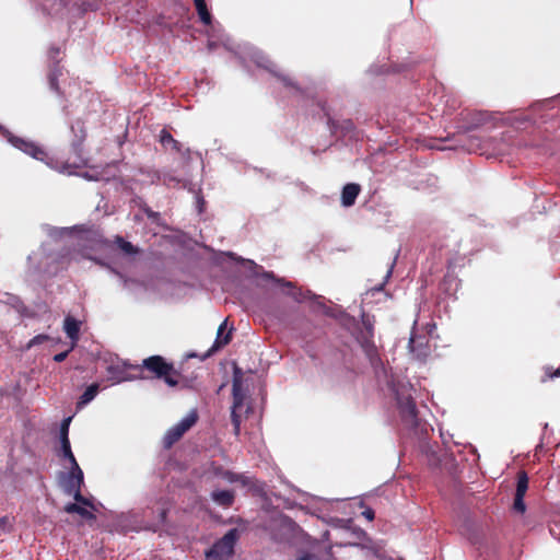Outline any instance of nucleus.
I'll return each mask as SVG.
<instances>
[{"mask_svg":"<svg viewBox=\"0 0 560 560\" xmlns=\"http://www.w3.org/2000/svg\"><path fill=\"white\" fill-rule=\"evenodd\" d=\"M132 369L139 372L141 378L163 380L171 387L178 385L179 373L175 370L173 363H168L162 355H151Z\"/></svg>","mask_w":560,"mask_h":560,"instance_id":"nucleus-1","label":"nucleus"},{"mask_svg":"<svg viewBox=\"0 0 560 560\" xmlns=\"http://www.w3.org/2000/svg\"><path fill=\"white\" fill-rule=\"evenodd\" d=\"M396 399L399 415L405 427L408 429H417L419 427L420 419L411 394L405 390H397Z\"/></svg>","mask_w":560,"mask_h":560,"instance_id":"nucleus-2","label":"nucleus"},{"mask_svg":"<svg viewBox=\"0 0 560 560\" xmlns=\"http://www.w3.org/2000/svg\"><path fill=\"white\" fill-rule=\"evenodd\" d=\"M240 538L237 528H231L222 538L215 541L212 547L206 551L208 560H223L234 553V546Z\"/></svg>","mask_w":560,"mask_h":560,"instance_id":"nucleus-3","label":"nucleus"},{"mask_svg":"<svg viewBox=\"0 0 560 560\" xmlns=\"http://www.w3.org/2000/svg\"><path fill=\"white\" fill-rule=\"evenodd\" d=\"M71 132L73 133V139L71 141V149L75 154V160L73 161L74 167H82L86 165V160L83 156V143L86 139L88 132L85 128V122L82 119H77L72 122Z\"/></svg>","mask_w":560,"mask_h":560,"instance_id":"nucleus-4","label":"nucleus"},{"mask_svg":"<svg viewBox=\"0 0 560 560\" xmlns=\"http://www.w3.org/2000/svg\"><path fill=\"white\" fill-rule=\"evenodd\" d=\"M197 420L198 415L196 411H192L184 419H182L177 424L167 430L163 438L164 447L167 450L171 448L197 422Z\"/></svg>","mask_w":560,"mask_h":560,"instance_id":"nucleus-5","label":"nucleus"},{"mask_svg":"<svg viewBox=\"0 0 560 560\" xmlns=\"http://www.w3.org/2000/svg\"><path fill=\"white\" fill-rule=\"evenodd\" d=\"M528 489V476L524 470L517 472V482H516V491L513 502V510L516 513L524 514L526 511V505L524 502V497Z\"/></svg>","mask_w":560,"mask_h":560,"instance_id":"nucleus-6","label":"nucleus"},{"mask_svg":"<svg viewBox=\"0 0 560 560\" xmlns=\"http://www.w3.org/2000/svg\"><path fill=\"white\" fill-rule=\"evenodd\" d=\"M460 120L463 128L470 131L487 124L490 120V115L481 110L463 112L460 114Z\"/></svg>","mask_w":560,"mask_h":560,"instance_id":"nucleus-7","label":"nucleus"},{"mask_svg":"<svg viewBox=\"0 0 560 560\" xmlns=\"http://www.w3.org/2000/svg\"><path fill=\"white\" fill-rule=\"evenodd\" d=\"M11 142L15 148L20 149L24 153L31 155L32 158L38 161H44L47 158V153L45 152V150L39 145L35 144L34 142H30L16 137L12 138Z\"/></svg>","mask_w":560,"mask_h":560,"instance_id":"nucleus-8","label":"nucleus"},{"mask_svg":"<svg viewBox=\"0 0 560 560\" xmlns=\"http://www.w3.org/2000/svg\"><path fill=\"white\" fill-rule=\"evenodd\" d=\"M408 348L419 360H424L430 354L429 339L425 336H410Z\"/></svg>","mask_w":560,"mask_h":560,"instance_id":"nucleus-9","label":"nucleus"},{"mask_svg":"<svg viewBox=\"0 0 560 560\" xmlns=\"http://www.w3.org/2000/svg\"><path fill=\"white\" fill-rule=\"evenodd\" d=\"M258 66L269 71L275 78H277L285 88L293 89L296 92H301L299 84L288 74H284L276 69V65L266 59L262 62H258Z\"/></svg>","mask_w":560,"mask_h":560,"instance_id":"nucleus-10","label":"nucleus"},{"mask_svg":"<svg viewBox=\"0 0 560 560\" xmlns=\"http://www.w3.org/2000/svg\"><path fill=\"white\" fill-rule=\"evenodd\" d=\"M359 343L369 359L372 366H376L381 363V358L378 354L377 347L374 343L373 337L370 336H360L358 338Z\"/></svg>","mask_w":560,"mask_h":560,"instance_id":"nucleus-11","label":"nucleus"},{"mask_svg":"<svg viewBox=\"0 0 560 560\" xmlns=\"http://www.w3.org/2000/svg\"><path fill=\"white\" fill-rule=\"evenodd\" d=\"M80 326L81 322L70 315L66 316L63 320V330L72 341L71 349L75 347L80 339Z\"/></svg>","mask_w":560,"mask_h":560,"instance_id":"nucleus-12","label":"nucleus"},{"mask_svg":"<svg viewBox=\"0 0 560 560\" xmlns=\"http://www.w3.org/2000/svg\"><path fill=\"white\" fill-rule=\"evenodd\" d=\"M360 191H361V187L359 184L349 183V184L345 185L342 188V192H341L342 206H345V207L353 206Z\"/></svg>","mask_w":560,"mask_h":560,"instance_id":"nucleus-13","label":"nucleus"},{"mask_svg":"<svg viewBox=\"0 0 560 560\" xmlns=\"http://www.w3.org/2000/svg\"><path fill=\"white\" fill-rule=\"evenodd\" d=\"M83 483V472L81 468L79 467L78 463L71 465V470L69 474V480L67 485V492L69 494L72 493V491H77V489L81 490V486Z\"/></svg>","mask_w":560,"mask_h":560,"instance_id":"nucleus-14","label":"nucleus"},{"mask_svg":"<svg viewBox=\"0 0 560 560\" xmlns=\"http://www.w3.org/2000/svg\"><path fill=\"white\" fill-rule=\"evenodd\" d=\"M211 499L222 508H231L235 501V492L233 490H214Z\"/></svg>","mask_w":560,"mask_h":560,"instance_id":"nucleus-15","label":"nucleus"},{"mask_svg":"<svg viewBox=\"0 0 560 560\" xmlns=\"http://www.w3.org/2000/svg\"><path fill=\"white\" fill-rule=\"evenodd\" d=\"M160 142L166 149L171 148L173 151L177 153L182 151V143L174 139L173 136L166 129L161 130Z\"/></svg>","mask_w":560,"mask_h":560,"instance_id":"nucleus-16","label":"nucleus"},{"mask_svg":"<svg viewBox=\"0 0 560 560\" xmlns=\"http://www.w3.org/2000/svg\"><path fill=\"white\" fill-rule=\"evenodd\" d=\"M232 396H233V406L232 409H238L243 406L245 395L242 390V383L237 377H234L232 384Z\"/></svg>","mask_w":560,"mask_h":560,"instance_id":"nucleus-17","label":"nucleus"},{"mask_svg":"<svg viewBox=\"0 0 560 560\" xmlns=\"http://www.w3.org/2000/svg\"><path fill=\"white\" fill-rule=\"evenodd\" d=\"M63 510L69 514H73V513L79 514L82 518L88 520V521L96 520V516L94 513H92L91 511L86 510L84 506H81L80 504H77V503H68Z\"/></svg>","mask_w":560,"mask_h":560,"instance_id":"nucleus-18","label":"nucleus"},{"mask_svg":"<svg viewBox=\"0 0 560 560\" xmlns=\"http://www.w3.org/2000/svg\"><path fill=\"white\" fill-rule=\"evenodd\" d=\"M194 4L196 7L200 21L205 25H210L212 22V16L207 8L206 0H194Z\"/></svg>","mask_w":560,"mask_h":560,"instance_id":"nucleus-19","label":"nucleus"},{"mask_svg":"<svg viewBox=\"0 0 560 560\" xmlns=\"http://www.w3.org/2000/svg\"><path fill=\"white\" fill-rule=\"evenodd\" d=\"M61 67L59 65H52L48 72V82L49 86L52 91L56 93L60 92L59 84H58V78L61 75Z\"/></svg>","mask_w":560,"mask_h":560,"instance_id":"nucleus-20","label":"nucleus"},{"mask_svg":"<svg viewBox=\"0 0 560 560\" xmlns=\"http://www.w3.org/2000/svg\"><path fill=\"white\" fill-rule=\"evenodd\" d=\"M225 326H226V320H224L218 328V335H217V339L214 341V345L212 347V350H217V349H220L226 345L230 343L231 339H232V336H231V330L222 338V334L225 329Z\"/></svg>","mask_w":560,"mask_h":560,"instance_id":"nucleus-21","label":"nucleus"},{"mask_svg":"<svg viewBox=\"0 0 560 560\" xmlns=\"http://www.w3.org/2000/svg\"><path fill=\"white\" fill-rule=\"evenodd\" d=\"M98 393V384L94 383L90 385L84 393L80 396L78 407H83L92 401Z\"/></svg>","mask_w":560,"mask_h":560,"instance_id":"nucleus-22","label":"nucleus"},{"mask_svg":"<svg viewBox=\"0 0 560 560\" xmlns=\"http://www.w3.org/2000/svg\"><path fill=\"white\" fill-rule=\"evenodd\" d=\"M61 447H60V454L62 458H66L70 462V465L77 464V459L71 451L70 441H60Z\"/></svg>","mask_w":560,"mask_h":560,"instance_id":"nucleus-23","label":"nucleus"},{"mask_svg":"<svg viewBox=\"0 0 560 560\" xmlns=\"http://www.w3.org/2000/svg\"><path fill=\"white\" fill-rule=\"evenodd\" d=\"M115 243L127 255H135L138 253V248L121 236H116Z\"/></svg>","mask_w":560,"mask_h":560,"instance_id":"nucleus-24","label":"nucleus"},{"mask_svg":"<svg viewBox=\"0 0 560 560\" xmlns=\"http://www.w3.org/2000/svg\"><path fill=\"white\" fill-rule=\"evenodd\" d=\"M72 493L77 504H80L81 506H89L95 510L93 502L90 499L83 497L80 489H77V491H72Z\"/></svg>","mask_w":560,"mask_h":560,"instance_id":"nucleus-25","label":"nucleus"},{"mask_svg":"<svg viewBox=\"0 0 560 560\" xmlns=\"http://www.w3.org/2000/svg\"><path fill=\"white\" fill-rule=\"evenodd\" d=\"M140 209L147 214V217L154 223H158L161 219V214L153 211L147 203H141Z\"/></svg>","mask_w":560,"mask_h":560,"instance_id":"nucleus-26","label":"nucleus"},{"mask_svg":"<svg viewBox=\"0 0 560 560\" xmlns=\"http://www.w3.org/2000/svg\"><path fill=\"white\" fill-rule=\"evenodd\" d=\"M71 417L69 418H66L62 423H61V427H60V441H66V440H69V424H70V421H71Z\"/></svg>","mask_w":560,"mask_h":560,"instance_id":"nucleus-27","label":"nucleus"},{"mask_svg":"<svg viewBox=\"0 0 560 560\" xmlns=\"http://www.w3.org/2000/svg\"><path fill=\"white\" fill-rule=\"evenodd\" d=\"M362 324L365 328V332L362 334L361 336H370V337H373L374 336V328H373V324L371 323L370 318L368 316H364L362 317Z\"/></svg>","mask_w":560,"mask_h":560,"instance_id":"nucleus-28","label":"nucleus"},{"mask_svg":"<svg viewBox=\"0 0 560 560\" xmlns=\"http://www.w3.org/2000/svg\"><path fill=\"white\" fill-rule=\"evenodd\" d=\"M60 48L59 47H50L48 50V57L52 61V65H59Z\"/></svg>","mask_w":560,"mask_h":560,"instance_id":"nucleus-29","label":"nucleus"},{"mask_svg":"<svg viewBox=\"0 0 560 560\" xmlns=\"http://www.w3.org/2000/svg\"><path fill=\"white\" fill-rule=\"evenodd\" d=\"M47 340H49V336L48 335H45V334L37 335L33 339L30 340L28 348L33 347V346H36V345H40V343H43V342H45Z\"/></svg>","mask_w":560,"mask_h":560,"instance_id":"nucleus-30","label":"nucleus"},{"mask_svg":"<svg viewBox=\"0 0 560 560\" xmlns=\"http://www.w3.org/2000/svg\"><path fill=\"white\" fill-rule=\"evenodd\" d=\"M71 350L72 349L70 348L69 350H66L63 352L55 354L54 355V361H56L58 363L63 362L67 359V357H68V354L70 353Z\"/></svg>","mask_w":560,"mask_h":560,"instance_id":"nucleus-31","label":"nucleus"},{"mask_svg":"<svg viewBox=\"0 0 560 560\" xmlns=\"http://www.w3.org/2000/svg\"><path fill=\"white\" fill-rule=\"evenodd\" d=\"M231 420H232L233 427H241V417L237 415L236 409H232Z\"/></svg>","mask_w":560,"mask_h":560,"instance_id":"nucleus-32","label":"nucleus"},{"mask_svg":"<svg viewBox=\"0 0 560 560\" xmlns=\"http://www.w3.org/2000/svg\"><path fill=\"white\" fill-rule=\"evenodd\" d=\"M323 110H326L324 106H322ZM325 115L327 116V119H328V126H329V129L332 133L336 132V122L335 120L329 116V114L327 112H325Z\"/></svg>","mask_w":560,"mask_h":560,"instance_id":"nucleus-33","label":"nucleus"},{"mask_svg":"<svg viewBox=\"0 0 560 560\" xmlns=\"http://www.w3.org/2000/svg\"><path fill=\"white\" fill-rule=\"evenodd\" d=\"M363 516L369 520V521H373L375 515H374V511L372 509H366L365 511H363Z\"/></svg>","mask_w":560,"mask_h":560,"instance_id":"nucleus-34","label":"nucleus"},{"mask_svg":"<svg viewBox=\"0 0 560 560\" xmlns=\"http://www.w3.org/2000/svg\"><path fill=\"white\" fill-rule=\"evenodd\" d=\"M189 12V9L186 5L177 4L176 5V13L178 14H187Z\"/></svg>","mask_w":560,"mask_h":560,"instance_id":"nucleus-35","label":"nucleus"},{"mask_svg":"<svg viewBox=\"0 0 560 560\" xmlns=\"http://www.w3.org/2000/svg\"><path fill=\"white\" fill-rule=\"evenodd\" d=\"M390 275H392V271H390V270H388V271H387V273H386V277H385V281H384V282H382L380 285L375 287L373 290H375V291H382V290L384 289V285H385V283H386L387 279L390 277Z\"/></svg>","mask_w":560,"mask_h":560,"instance_id":"nucleus-36","label":"nucleus"},{"mask_svg":"<svg viewBox=\"0 0 560 560\" xmlns=\"http://www.w3.org/2000/svg\"><path fill=\"white\" fill-rule=\"evenodd\" d=\"M560 376V366L555 370L552 373H549V369L547 370V377L548 378H555Z\"/></svg>","mask_w":560,"mask_h":560,"instance_id":"nucleus-37","label":"nucleus"},{"mask_svg":"<svg viewBox=\"0 0 560 560\" xmlns=\"http://www.w3.org/2000/svg\"><path fill=\"white\" fill-rule=\"evenodd\" d=\"M345 124H346V129L347 130L352 129L353 125H352L351 120H347V121H345Z\"/></svg>","mask_w":560,"mask_h":560,"instance_id":"nucleus-38","label":"nucleus"},{"mask_svg":"<svg viewBox=\"0 0 560 560\" xmlns=\"http://www.w3.org/2000/svg\"><path fill=\"white\" fill-rule=\"evenodd\" d=\"M279 282H282L285 287L288 288H294L293 283L292 282H285L284 280H279Z\"/></svg>","mask_w":560,"mask_h":560,"instance_id":"nucleus-39","label":"nucleus"},{"mask_svg":"<svg viewBox=\"0 0 560 560\" xmlns=\"http://www.w3.org/2000/svg\"><path fill=\"white\" fill-rule=\"evenodd\" d=\"M159 24H160V25H163V26H165V27H170V28H171V25H172L171 23L162 22V21H161V22H159Z\"/></svg>","mask_w":560,"mask_h":560,"instance_id":"nucleus-40","label":"nucleus"},{"mask_svg":"<svg viewBox=\"0 0 560 560\" xmlns=\"http://www.w3.org/2000/svg\"><path fill=\"white\" fill-rule=\"evenodd\" d=\"M234 432L237 435L240 433V427H234Z\"/></svg>","mask_w":560,"mask_h":560,"instance_id":"nucleus-41","label":"nucleus"},{"mask_svg":"<svg viewBox=\"0 0 560 560\" xmlns=\"http://www.w3.org/2000/svg\"><path fill=\"white\" fill-rule=\"evenodd\" d=\"M294 299L299 300V298L296 296L295 292H292L290 293Z\"/></svg>","mask_w":560,"mask_h":560,"instance_id":"nucleus-42","label":"nucleus"}]
</instances>
